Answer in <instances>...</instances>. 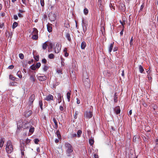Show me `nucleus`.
<instances>
[{"label":"nucleus","instance_id":"obj_48","mask_svg":"<svg viewBox=\"0 0 158 158\" xmlns=\"http://www.w3.org/2000/svg\"><path fill=\"white\" fill-rule=\"evenodd\" d=\"M47 62V61L46 60L45 58L43 59L42 60V62L44 64H45Z\"/></svg>","mask_w":158,"mask_h":158},{"label":"nucleus","instance_id":"obj_14","mask_svg":"<svg viewBox=\"0 0 158 158\" xmlns=\"http://www.w3.org/2000/svg\"><path fill=\"white\" fill-rule=\"evenodd\" d=\"M114 43V42H113L108 47V50L110 53L111 52L112 50L113 47Z\"/></svg>","mask_w":158,"mask_h":158},{"label":"nucleus","instance_id":"obj_33","mask_svg":"<svg viewBox=\"0 0 158 158\" xmlns=\"http://www.w3.org/2000/svg\"><path fill=\"white\" fill-rule=\"evenodd\" d=\"M84 12L85 15H87L88 13V10L87 9L85 8L84 10Z\"/></svg>","mask_w":158,"mask_h":158},{"label":"nucleus","instance_id":"obj_34","mask_svg":"<svg viewBox=\"0 0 158 158\" xmlns=\"http://www.w3.org/2000/svg\"><path fill=\"white\" fill-rule=\"evenodd\" d=\"M47 29L49 32H51L52 31V27L50 26L47 25Z\"/></svg>","mask_w":158,"mask_h":158},{"label":"nucleus","instance_id":"obj_29","mask_svg":"<svg viewBox=\"0 0 158 158\" xmlns=\"http://www.w3.org/2000/svg\"><path fill=\"white\" fill-rule=\"evenodd\" d=\"M48 57L50 59H53L54 57V55L52 53L49 54L48 56Z\"/></svg>","mask_w":158,"mask_h":158},{"label":"nucleus","instance_id":"obj_27","mask_svg":"<svg viewBox=\"0 0 158 158\" xmlns=\"http://www.w3.org/2000/svg\"><path fill=\"white\" fill-rule=\"evenodd\" d=\"M117 93H115L114 94V102H117L118 101V97L117 95L116 94Z\"/></svg>","mask_w":158,"mask_h":158},{"label":"nucleus","instance_id":"obj_4","mask_svg":"<svg viewBox=\"0 0 158 158\" xmlns=\"http://www.w3.org/2000/svg\"><path fill=\"white\" fill-rule=\"evenodd\" d=\"M35 95L34 94H32L29 98L27 104L31 107L33 106V103L35 100Z\"/></svg>","mask_w":158,"mask_h":158},{"label":"nucleus","instance_id":"obj_53","mask_svg":"<svg viewBox=\"0 0 158 158\" xmlns=\"http://www.w3.org/2000/svg\"><path fill=\"white\" fill-rule=\"evenodd\" d=\"M31 140V139H26V143L27 144H28V143L30 142Z\"/></svg>","mask_w":158,"mask_h":158},{"label":"nucleus","instance_id":"obj_21","mask_svg":"<svg viewBox=\"0 0 158 158\" xmlns=\"http://www.w3.org/2000/svg\"><path fill=\"white\" fill-rule=\"evenodd\" d=\"M21 155L22 156H24V151L25 150L24 149V148L23 147H22L21 148Z\"/></svg>","mask_w":158,"mask_h":158},{"label":"nucleus","instance_id":"obj_28","mask_svg":"<svg viewBox=\"0 0 158 158\" xmlns=\"http://www.w3.org/2000/svg\"><path fill=\"white\" fill-rule=\"evenodd\" d=\"M34 128L33 127L31 126V127L30 128V129L29 130V132H30L31 133H33L34 132Z\"/></svg>","mask_w":158,"mask_h":158},{"label":"nucleus","instance_id":"obj_36","mask_svg":"<svg viewBox=\"0 0 158 158\" xmlns=\"http://www.w3.org/2000/svg\"><path fill=\"white\" fill-rule=\"evenodd\" d=\"M19 58L21 59H23L24 58V55L22 53H20L19 54Z\"/></svg>","mask_w":158,"mask_h":158},{"label":"nucleus","instance_id":"obj_3","mask_svg":"<svg viewBox=\"0 0 158 158\" xmlns=\"http://www.w3.org/2000/svg\"><path fill=\"white\" fill-rule=\"evenodd\" d=\"M65 146L67 153L69 154L73 152V150L72 146L69 143H66L65 144Z\"/></svg>","mask_w":158,"mask_h":158},{"label":"nucleus","instance_id":"obj_2","mask_svg":"<svg viewBox=\"0 0 158 158\" xmlns=\"http://www.w3.org/2000/svg\"><path fill=\"white\" fill-rule=\"evenodd\" d=\"M6 149L8 153H11L13 151V146L10 141L8 140L7 142Z\"/></svg>","mask_w":158,"mask_h":158},{"label":"nucleus","instance_id":"obj_47","mask_svg":"<svg viewBox=\"0 0 158 158\" xmlns=\"http://www.w3.org/2000/svg\"><path fill=\"white\" fill-rule=\"evenodd\" d=\"M30 78L32 81H33V82H35V79H34V77L33 76H31L30 77Z\"/></svg>","mask_w":158,"mask_h":158},{"label":"nucleus","instance_id":"obj_17","mask_svg":"<svg viewBox=\"0 0 158 158\" xmlns=\"http://www.w3.org/2000/svg\"><path fill=\"white\" fill-rule=\"evenodd\" d=\"M65 36L69 41H70L71 39L70 36V34L69 33H67L66 34Z\"/></svg>","mask_w":158,"mask_h":158},{"label":"nucleus","instance_id":"obj_12","mask_svg":"<svg viewBox=\"0 0 158 158\" xmlns=\"http://www.w3.org/2000/svg\"><path fill=\"white\" fill-rule=\"evenodd\" d=\"M46 77L45 76H38L37 77L38 79L40 81H43L46 79Z\"/></svg>","mask_w":158,"mask_h":158},{"label":"nucleus","instance_id":"obj_54","mask_svg":"<svg viewBox=\"0 0 158 158\" xmlns=\"http://www.w3.org/2000/svg\"><path fill=\"white\" fill-rule=\"evenodd\" d=\"M77 137V134H72V138L76 137Z\"/></svg>","mask_w":158,"mask_h":158},{"label":"nucleus","instance_id":"obj_23","mask_svg":"<svg viewBox=\"0 0 158 158\" xmlns=\"http://www.w3.org/2000/svg\"><path fill=\"white\" fill-rule=\"evenodd\" d=\"M66 95L68 101L69 102L70 101L71 93L70 92H68L67 93Z\"/></svg>","mask_w":158,"mask_h":158},{"label":"nucleus","instance_id":"obj_15","mask_svg":"<svg viewBox=\"0 0 158 158\" xmlns=\"http://www.w3.org/2000/svg\"><path fill=\"white\" fill-rule=\"evenodd\" d=\"M86 46V44L85 41H83L81 43V48L82 49H85Z\"/></svg>","mask_w":158,"mask_h":158},{"label":"nucleus","instance_id":"obj_61","mask_svg":"<svg viewBox=\"0 0 158 158\" xmlns=\"http://www.w3.org/2000/svg\"><path fill=\"white\" fill-rule=\"evenodd\" d=\"M18 15L19 17L20 18H22L23 17V16H22V15L20 13H19L18 14Z\"/></svg>","mask_w":158,"mask_h":158},{"label":"nucleus","instance_id":"obj_8","mask_svg":"<svg viewBox=\"0 0 158 158\" xmlns=\"http://www.w3.org/2000/svg\"><path fill=\"white\" fill-rule=\"evenodd\" d=\"M61 45L59 43L56 44V47L54 48V50L55 53H58L60 51L61 49Z\"/></svg>","mask_w":158,"mask_h":158},{"label":"nucleus","instance_id":"obj_62","mask_svg":"<svg viewBox=\"0 0 158 158\" xmlns=\"http://www.w3.org/2000/svg\"><path fill=\"white\" fill-rule=\"evenodd\" d=\"M63 52H67V48H64L63 50Z\"/></svg>","mask_w":158,"mask_h":158},{"label":"nucleus","instance_id":"obj_43","mask_svg":"<svg viewBox=\"0 0 158 158\" xmlns=\"http://www.w3.org/2000/svg\"><path fill=\"white\" fill-rule=\"evenodd\" d=\"M30 67L31 69L33 70H35L36 68L35 66L34 65L31 66Z\"/></svg>","mask_w":158,"mask_h":158},{"label":"nucleus","instance_id":"obj_64","mask_svg":"<svg viewBox=\"0 0 158 158\" xmlns=\"http://www.w3.org/2000/svg\"><path fill=\"white\" fill-rule=\"evenodd\" d=\"M94 158H98V156L96 154L94 155Z\"/></svg>","mask_w":158,"mask_h":158},{"label":"nucleus","instance_id":"obj_16","mask_svg":"<svg viewBox=\"0 0 158 158\" xmlns=\"http://www.w3.org/2000/svg\"><path fill=\"white\" fill-rule=\"evenodd\" d=\"M31 123H26L24 124V127L25 128H30L31 126Z\"/></svg>","mask_w":158,"mask_h":158},{"label":"nucleus","instance_id":"obj_6","mask_svg":"<svg viewBox=\"0 0 158 158\" xmlns=\"http://www.w3.org/2000/svg\"><path fill=\"white\" fill-rule=\"evenodd\" d=\"M48 16L50 20L52 21H54L56 18V15L54 13H50Z\"/></svg>","mask_w":158,"mask_h":158},{"label":"nucleus","instance_id":"obj_9","mask_svg":"<svg viewBox=\"0 0 158 158\" xmlns=\"http://www.w3.org/2000/svg\"><path fill=\"white\" fill-rule=\"evenodd\" d=\"M44 99L48 101L53 100V96L52 95L49 94Z\"/></svg>","mask_w":158,"mask_h":158},{"label":"nucleus","instance_id":"obj_52","mask_svg":"<svg viewBox=\"0 0 158 158\" xmlns=\"http://www.w3.org/2000/svg\"><path fill=\"white\" fill-rule=\"evenodd\" d=\"M14 19L15 20H17L18 19V17L17 15H14Z\"/></svg>","mask_w":158,"mask_h":158},{"label":"nucleus","instance_id":"obj_31","mask_svg":"<svg viewBox=\"0 0 158 158\" xmlns=\"http://www.w3.org/2000/svg\"><path fill=\"white\" fill-rule=\"evenodd\" d=\"M94 143V140L93 139H89V143L90 145H92Z\"/></svg>","mask_w":158,"mask_h":158},{"label":"nucleus","instance_id":"obj_55","mask_svg":"<svg viewBox=\"0 0 158 158\" xmlns=\"http://www.w3.org/2000/svg\"><path fill=\"white\" fill-rule=\"evenodd\" d=\"M83 31L85 33L87 30V27H83Z\"/></svg>","mask_w":158,"mask_h":158},{"label":"nucleus","instance_id":"obj_59","mask_svg":"<svg viewBox=\"0 0 158 158\" xmlns=\"http://www.w3.org/2000/svg\"><path fill=\"white\" fill-rule=\"evenodd\" d=\"M64 56L65 57H68L69 56V53L67 52H64Z\"/></svg>","mask_w":158,"mask_h":158},{"label":"nucleus","instance_id":"obj_39","mask_svg":"<svg viewBox=\"0 0 158 158\" xmlns=\"http://www.w3.org/2000/svg\"><path fill=\"white\" fill-rule=\"evenodd\" d=\"M102 1L101 0H98V5L100 7L102 6Z\"/></svg>","mask_w":158,"mask_h":158},{"label":"nucleus","instance_id":"obj_22","mask_svg":"<svg viewBox=\"0 0 158 158\" xmlns=\"http://www.w3.org/2000/svg\"><path fill=\"white\" fill-rule=\"evenodd\" d=\"M39 106H40L41 110H43V102L41 100H40L39 101Z\"/></svg>","mask_w":158,"mask_h":158},{"label":"nucleus","instance_id":"obj_42","mask_svg":"<svg viewBox=\"0 0 158 158\" xmlns=\"http://www.w3.org/2000/svg\"><path fill=\"white\" fill-rule=\"evenodd\" d=\"M9 78L10 79L12 80H15V78L14 77L13 75H11L9 76Z\"/></svg>","mask_w":158,"mask_h":158},{"label":"nucleus","instance_id":"obj_5","mask_svg":"<svg viewBox=\"0 0 158 158\" xmlns=\"http://www.w3.org/2000/svg\"><path fill=\"white\" fill-rule=\"evenodd\" d=\"M38 31L37 29L35 28H33V31L32 32V37L33 39L36 40L38 38Z\"/></svg>","mask_w":158,"mask_h":158},{"label":"nucleus","instance_id":"obj_20","mask_svg":"<svg viewBox=\"0 0 158 158\" xmlns=\"http://www.w3.org/2000/svg\"><path fill=\"white\" fill-rule=\"evenodd\" d=\"M56 133L58 139H60L61 138V136L59 130L56 131Z\"/></svg>","mask_w":158,"mask_h":158},{"label":"nucleus","instance_id":"obj_11","mask_svg":"<svg viewBox=\"0 0 158 158\" xmlns=\"http://www.w3.org/2000/svg\"><path fill=\"white\" fill-rule=\"evenodd\" d=\"M114 110L115 112V113L117 114H120L121 111L120 107L119 106H118L115 108L114 109Z\"/></svg>","mask_w":158,"mask_h":158},{"label":"nucleus","instance_id":"obj_32","mask_svg":"<svg viewBox=\"0 0 158 158\" xmlns=\"http://www.w3.org/2000/svg\"><path fill=\"white\" fill-rule=\"evenodd\" d=\"M41 66V64L40 62H38L36 63L35 65V67L37 69L39 68Z\"/></svg>","mask_w":158,"mask_h":158},{"label":"nucleus","instance_id":"obj_18","mask_svg":"<svg viewBox=\"0 0 158 158\" xmlns=\"http://www.w3.org/2000/svg\"><path fill=\"white\" fill-rule=\"evenodd\" d=\"M139 72L141 73H144V70L141 65L139 66Z\"/></svg>","mask_w":158,"mask_h":158},{"label":"nucleus","instance_id":"obj_19","mask_svg":"<svg viewBox=\"0 0 158 158\" xmlns=\"http://www.w3.org/2000/svg\"><path fill=\"white\" fill-rule=\"evenodd\" d=\"M82 25L83 27H87V24L86 21H84L83 20H82Z\"/></svg>","mask_w":158,"mask_h":158},{"label":"nucleus","instance_id":"obj_51","mask_svg":"<svg viewBox=\"0 0 158 158\" xmlns=\"http://www.w3.org/2000/svg\"><path fill=\"white\" fill-rule=\"evenodd\" d=\"M14 67V65H11L9 66L8 67V68L10 69H13Z\"/></svg>","mask_w":158,"mask_h":158},{"label":"nucleus","instance_id":"obj_49","mask_svg":"<svg viewBox=\"0 0 158 158\" xmlns=\"http://www.w3.org/2000/svg\"><path fill=\"white\" fill-rule=\"evenodd\" d=\"M133 40L132 37H131V39L130 41V43L131 46L133 44Z\"/></svg>","mask_w":158,"mask_h":158},{"label":"nucleus","instance_id":"obj_35","mask_svg":"<svg viewBox=\"0 0 158 158\" xmlns=\"http://www.w3.org/2000/svg\"><path fill=\"white\" fill-rule=\"evenodd\" d=\"M48 66L44 65L43 68V70L44 71H46L48 69Z\"/></svg>","mask_w":158,"mask_h":158},{"label":"nucleus","instance_id":"obj_46","mask_svg":"<svg viewBox=\"0 0 158 158\" xmlns=\"http://www.w3.org/2000/svg\"><path fill=\"white\" fill-rule=\"evenodd\" d=\"M144 6V3H143V4L141 5L140 7V11H142L143 10V8Z\"/></svg>","mask_w":158,"mask_h":158},{"label":"nucleus","instance_id":"obj_7","mask_svg":"<svg viewBox=\"0 0 158 158\" xmlns=\"http://www.w3.org/2000/svg\"><path fill=\"white\" fill-rule=\"evenodd\" d=\"M93 116V113L91 111H86L84 114V117L87 119L91 118Z\"/></svg>","mask_w":158,"mask_h":158},{"label":"nucleus","instance_id":"obj_37","mask_svg":"<svg viewBox=\"0 0 158 158\" xmlns=\"http://www.w3.org/2000/svg\"><path fill=\"white\" fill-rule=\"evenodd\" d=\"M40 2L41 6H44V0H40Z\"/></svg>","mask_w":158,"mask_h":158},{"label":"nucleus","instance_id":"obj_38","mask_svg":"<svg viewBox=\"0 0 158 158\" xmlns=\"http://www.w3.org/2000/svg\"><path fill=\"white\" fill-rule=\"evenodd\" d=\"M39 56L38 55L35 56H34V58L36 61H38L39 60Z\"/></svg>","mask_w":158,"mask_h":158},{"label":"nucleus","instance_id":"obj_10","mask_svg":"<svg viewBox=\"0 0 158 158\" xmlns=\"http://www.w3.org/2000/svg\"><path fill=\"white\" fill-rule=\"evenodd\" d=\"M32 113V112L31 110L26 111L24 113V115L26 117H28L31 115Z\"/></svg>","mask_w":158,"mask_h":158},{"label":"nucleus","instance_id":"obj_57","mask_svg":"<svg viewBox=\"0 0 158 158\" xmlns=\"http://www.w3.org/2000/svg\"><path fill=\"white\" fill-rule=\"evenodd\" d=\"M77 104H79L80 103V101L79 99L77 98Z\"/></svg>","mask_w":158,"mask_h":158},{"label":"nucleus","instance_id":"obj_13","mask_svg":"<svg viewBox=\"0 0 158 158\" xmlns=\"http://www.w3.org/2000/svg\"><path fill=\"white\" fill-rule=\"evenodd\" d=\"M5 139L4 138H1L0 140V147L2 148L3 146V144L4 143Z\"/></svg>","mask_w":158,"mask_h":158},{"label":"nucleus","instance_id":"obj_1","mask_svg":"<svg viewBox=\"0 0 158 158\" xmlns=\"http://www.w3.org/2000/svg\"><path fill=\"white\" fill-rule=\"evenodd\" d=\"M83 80L85 87L89 88L90 86V81L87 73H84L83 75Z\"/></svg>","mask_w":158,"mask_h":158},{"label":"nucleus","instance_id":"obj_40","mask_svg":"<svg viewBox=\"0 0 158 158\" xmlns=\"http://www.w3.org/2000/svg\"><path fill=\"white\" fill-rule=\"evenodd\" d=\"M78 113V112L77 111H76L75 112V113L74 114V118H75V119H76L77 118V114Z\"/></svg>","mask_w":158,"mask_h":158},{"label":"nucleus","instance_id":"obj_44","mask_svg":"<svg viewBox=\"0 0 158 158\" xmlns=\"http://www.w3.org/2000/svg\"><path fill=\"white\" fill-rule=\"evenodd\" d=\"M34 140L35 143L36 144H38V142H39L40 141L39 139H34Z\"/></svg>","mask_w":158,"mask_h":158},{"label":"nucleus","instance_id":"obj_24","mask_svg":"<svg viewBox=\"0 0 158 158\" xmlns=\"http://www.w3.org/2000/svg\"><path fill=\"white\" fill-rule=\"evenodd\" d=\"M46 43L47 42H45L42 45V48L44 50L46 49L47 48V46L48 45Z\"/></svg>","mask_w":158,"mask_h":158},{"label":"nucleus","instance_id":"obj_45","mask_svg":"<svg viewBox=\"0 0 158 158\" xmlns=\"http://www.w3.org/2000/svg\"><path fill=\"white\" fill-rule=\"evenodd\" d=\"M110 7L111 8V9L113 10H115V7L112 5V4L111 3H110Z\"/></svg>","mask_w":158,"mask_h":158},{"label":"nucleus","instance_id":"obj_41","mask_svg":"<svg viewBox=\"0 0 158 158\" xmlns=\"http://www.w3.org/2000/svg\"><path fill=\"white\" fill-rule=\"evenodd\" d=\"M49 46L51 49H52L54 46V44L52 43H49Z\"/></svg>","mask_w":158,"mask_h":158},{"label":"nucleus","instance_id":"obj_60","mask_svg":"<svg viewBox=\"0 0 158 158\" xmlns=\"http://www.w3.org/2000/svg\"><path fill=\"white\" fill-rule=\"evenodd\" d=\"M60 109L61 111H63L64 110V108L62 106H60Z\"/></svg>","mask_w":158,"mask_h":158},{"label":"nucleus","instance_id":"obj_50","mask_svg":"<svg viewBox=\"0 0 158 158\" xmlns=\"http://www.w3.org/2000/svg\"><path fill=\"white\" fill-rule=\"evenodd\" d=\"M53 121L55 124V125L57 123L56 120V119L55 118H53Z\"/></svg>","mask_w":158,"mask_h":158},{"label":"nucleus","instance_id":"obj_58","mask_svg":"<svg viewBox=\"0 0 158 158\" xmlns=\"http://www.w3.org/2000/svg\"><path fill=\"white\" fill-rule=\"evenodd\" d=\"M132 114V110H130L129 112L128 113V115L129 116L130 115H131Z\"/></svg>","mask_w":158,"mask_h":158},{"label":"nucleus","instance_id":"obj_26","mask_svg":"<svg viewBox=\"0 0 158 158\" xmlns=\"http://www.w3.org/2000/svg\"><path fill=\"white\" fill-rule=\"evenodd\" d=\"M58 98L59 100L60 101H59V103H60L61 101V95L60 93H58Z\"/></svg>","mask_w":158,"mask_h":158},{"label":"nucleus","instance_id":"obj_30","mask_svg":"<svg viewBox=\"0 0 158 158\" xmlns=\"http://www.w3.org/2000/svg\"><path fill=\"white\" fill-rule=\"evenodd\" d=\"M82 133V131L80 130H79L77 132V135L78 137H80Z\"/></svg>","mask_w":158,"mask_h":158},{"label":"nucleus","instance_id":"obj_63","mask_svg":"<svg viewBox=\"0 0 158 158\" xmlns=\"http://www.w3.org/2000/svg\"><path fill=\"white\" fill-rule=\"evenodd\" d=\"M22 2L23 4H24L25 5H26V0H22Z\"/></svg>","mask_w":158,"mask_h":158},{"label":"nucleus","instance_id":"obj_56","mask_svg":"<svg viewBox=\"0 0 158 158\" xmlns=\"http://www.w3.org/2000/svg\"><path fill=\"white\" fill-rule=\"evenodd\" d=\"M65 27L67 28H69L70 27L69 25V24H65Z\"/></svg>","mask_w":158,"mask_h":158},{"label":"nucleus","instance_id":"obj_25","mask_svg":"<svg viewBox=\"0 0 158 158\" xmlns=\"http://www.w3.org/2000/svg\"><path fill=\"white\" fill-rule=\"evenodd\" d=\"M18 24L16 22H14L12 25V28L13 29H15L18 26Z\"/></svg>","mask_w":158,"mask_h":158}]
</instances>
